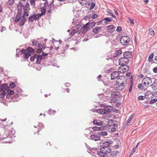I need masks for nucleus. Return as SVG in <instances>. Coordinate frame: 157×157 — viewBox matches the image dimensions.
Wrapping results in <instances>:
<instances>
[{"mask_svg":"<svg viewBox=\"0 0 157 157\" xmlns=\"http://www.w3.org/2000/svg\"><path fill=\"white\" fill-rule=\"evenodd\" d=\"M32 45L35 46H36V48H40L42 46V44L37 40H33L32 42Z\"/></svg>","mask_w":157,"mask_h":157,"instance_id":"11","label":"nucleus"},{"mask_svg":"<svg viewBox=\"0 0 157 157\" xmlns=\"http://www.w3.org/2000/svg\"><path fill=\"white\" fill-rule=\"evenodd\" d=\"M42 47H43V46L40 48H38L37 49L36 51V52L37 53H38V54H40L41 52H42V51H43Z\"/></svg>","mask_w":157,"mask_h":157,"instance_id":"41","label":"nucleus"},{"mask_svg":"<svg viewBox=\"0 0 157 157\" xmlns=\"http://www.w3.org/2000/svg\"><path fill=\"white\" fill-rule=\"evenodd\" d=\"M25 18L22 17L21 20V21L20 22V24L21 26H22L25 23Z\"/></svg>","mask_w":157,"mask_h":157,"instance_id":"39","label":"nucleus"},{"mask_svg":"<svg viewBox=\"0 0 157 157\" xmlns=\"http://www.w3.org/2000/svg\"><path fill=\"white\" fill-rule=\"evenodd\" d=\"M21 14L18 13L15 19V22L16 23L20 21V19H21Z\"/></svg>","mask_w":157,"mask_h":157,"instance_id":"24","label":"nucleus"},{"mask_svg":"<svg viewBox=\"0 0 157 157\" xmlns=\"http://www.w3.org/2000/svg\"><path fill=\"white\" fill-rule=\"evenodd\" d=\"M113 142L111 141H106L104 142L103 144V146L102 147H109V146L113 144Z\"/></svg>","mask_w":157,"mask_h":157,"instance_id":"22","label":"nucleus"},{"mask_svg":"<svg viewBox=\"0 0 157 157\" xmlns=\"http://www.w3.org/2000/svg\"><path fill=\"white\" fill-rule=\"evenodd\" d=\"M130 55V53L128 52H125L123 54L124 57H127L128 58L129 57Z\"/></svg>","mask_w":157,"mask_h":157,"instance_id":"35","label":"nucleus"},{"mask_svg":"<svg viewBox=\"0 0 157 157\" xmlns=\"http://www.w3.org/2000/svg\"><path fill=\"white\" fill-rule=\"evenodd\" d=\"M111 152V148L109 147H101L100 151H98L97 154L101 157H107V154Z\"/></svg>","mask_w":157,"mask_h":157,"instance_id":"1","label":"nucleus"},{"mask_svg":"<svg viewBox=\"0 0 157 157\" xmlns=\"http://www.w3.org/2000/svg\"><path fill=\"white\" fill-rule=\"evenodd\" d=\"M138 87L139 89L141 90H143L144 87L143 85L141 83L139 84L138 85Z\"/></svg>","mask_w":157,"mask_h":157,"instance_id":"47","label":"nucleus"},{"mask_svg":"<svg viewBox=\"0 0 157 157\" xmlns=\"http://www.w3.org/2000/svg\"><path fill=\"white\" fill-rule=\"evenodd\" d=\"M138 77L139 78H144V76L142 75H140L138 76Z\"/></svg>","mask_w":157,"mask_h":157,"instance_id":"60","label":"nucleus"},{"mask_svg":"<svg viewBox=\"0 0 157 157\" xmlns=\"http://www.w3.org/2000/svg\"><path fill=\"white\" fill-rule=\"evenodd\" d=\"M122 53V51L121 50H118L116 52L115 54L116 55V56H119V55H120Z\"/></svg>","mask_w":157,"mask_h":157,"instance_id":"42","label":"nucleus"},{"mask_svg":"<svg viewBox=\"0 0 157 157\" xmlns=\"http://www.w3.org/2000/svg\"><path fill=\"white\" fill-rule=\"evenodd\" d=\"M18 13H22V9L23 8V5L21 2H19L17 6Z\"/></svg>","mask_w":157,"mask_h":157,"instance_id":"14","label":"nucleus"},{"mask_svg":"<svg viewBox=\"0 0 157 157\" xmlns=\"http://www.w3.org/2000/svg\"><path fill=\"white\" fill-rule=\"evenodd\" d=\"M138 99L139 100H143L144 99L145 97L144 96H140L138 97Z\"/></svg>","mask_w":157,"mask_h":157,"instance_id":"50","label":"nucleus"},{"mask_svg":"<svg viewBox=\"0 0 157 157\" xmlns=\"http://www.w3.org/2000/svg\"><path fill=\"white\" fill-rule=\"evenodd\" d=\"M107 13L108 15H109L112 16V17L115 19H116V16L110 12H108Z\"/></svg>","mask_w":157,"mask_h":157,"instance_id":"51","label":"nucleus"},{"mask_svg":"<svg viewBox=\"0 0 157 157\" xmlns=\"http://www.w3.org/2000/svg\"><path fill=\"white\" fill-rule=\"evenodd\" d=\"M144 2V3L146 4H147V3L148 2V0H143Z\"/></svg>","mask_w":157,"mask_h":157,"instance_id":"63","label":"nucleus"},{"mask_svg":"<svg viewBox=\"0 0 157 157\" xmlns=\"http://www.w3.org/2000/svg\"><path fill=\"white\" fill-rule=\"evenodd\" d=\"M101 29V27L97 26L94 28L92 30V32L94 33L97 34Z\"/></svg>","mask_w":157,"mask_h":157,"instance_id":"18","label":"nucleus"},{"mask_svg":"<svg viewBox=\"0 0 157 157\" xmlns=\"http://www.w3.org/2000/svg\"><path fill=\"white\" fill-rule=\"evenodd\" d=\"M124 78H119L116 81V84L114 86V88L117 90H121L124 88Z\"/></svg>","mask_w":157,"mask_h":157,"instance_id":"3","label":"nucleus"},{"mask_svg":"<svg viewBox=\"0 0 157 157\" xmlns=\"http://www.w3.org/2000/svg\"><path fill=\"white\" fill-rule=\"evenodd\" d=\"M102 128L101 127H94L92 128L93 130L94 131H97L101 130Z\"/></svg>","mask_w":157,"mask_h":157,"instance_id":"33","label":"nucleus"},{"mask_svg":"<svg viewBox=\"0 0 157 157\" xmlns=\"http://www.w3.org/2000/svg\"><path fill=\"white\" fill-rule=\"evenodd\" d=\"M99 135L101 136H106L107 135V133L106 132L100 131L98 132Z\"/></svg>","mask_w":157,"mask_h":157,"instance_id":"28","label":"nucleus"},{"mask_svg":"<svg viewBox=\"0 0 157 157\" xmlns=\"http://www.w3.org/2000/svg\"><path fill=\"white\" fill-rule=\"evenodd\" d=\"M91 26L92 28L94 27L95 25V23L94 22H91Z\"/></svg>","mask_w":157,"mask_h":157,"instance_id":"55","label":"nucleus"},{"mask_svg":"<svg viewBox=\"0 0 157 157\" xmlns=\"http://www.w3.org/2000/svg\"><path fill=\"white\" fill-rule=\"evenodd\" d=\"M128 62L127 57H123L120 58L119 61V64L121 66L126 65Z\"/></svg>","mask_w":157,"mask_h":157,"instance_id":"6","label":"nucleus"},{"mask_svg":"<svg viewBox=\"0 0 157 157\" xmlns=\"http://www.w3.org/2000/svg\"><path fill=\"white\" fill-rule=\"evenodd\" d=\"M37 60L36 63L37 64H39L40 63L42 59V56L41 55H38L36 56Z\"/></svg>","mask_w":157,"mask_h":157,"instance_id":"23","label":"nucleus"},{"mask_svg":"<svg viewBox=\"0 0 157 157\" xmlns=\"http://www.w3.org/2000/svg\"><path fill=\"white\" fill-rule=\"evenodd\" d=\"M129 69V67L127 65L121 66L118 69V72L121 73H124L127 71Z\"/></svg>","mask_w":157,"mask_h":157,"instance_id":"8","label":"nucleus"},{"mask_svg":"<svg viewBox=\"0 0 157 157\" xmlns=\"http://www.w3.org/2000/svg\"><path fill=\"white\" fill-rule=\"evenodd\" d=\"M8 88V84H3L1 85H0V92L2 91L6 92V90H7Z\"/></svg>","mask_w":157,"mask_h":157,"instance_id":"13","label":"nucleus"},{"mask_svg":"<svg viewBox=\"0 0 157 157\" xmlns=\"http://www.w3.org/2000/svg\"><path fill=\"white\" fill-rule=\"evenodd\" d=\"M112 20V19L109 17H106L105 18L104 20H105V23L106 24L108 22H110Z\"/></svg>","mask_w":157,"mask_h":157,"instance_id":"32","label":"nucleus"},{"mask_svg":"<svg viewBox=\"0 0 157 157\" xmlns=\"http://www.w3.org/2000/svg\"><path fill=\"white\" fill-rule=\"evenodd\" d=\"M133 78H134V76L133 75H132L131 77V78H130L131 82H132Z\"/></svg>","mask_w":157,"mask_h":157,"instance_id":"64","label":"nucleus"},{"mask_svg":"<svg viewBox=\"0 0 157 157\" xmlns=\"http://www.w3.org/2000/svg\"><path fill=\"white\" fill-rule=\"evenodd\" d=\"M122 30V28L121 26H118L117 27V29H116V31L117 32H120Z\"/></svg>","mask_w":157,"mask_h":157,"instance_id":"53","label":"nucleus"},{"mask_svg":"<svg viewBox=\"0 0 157 157\" xmlns=\"http://www.w3.org/2000/svg\"><path fill=\"white\" fill-rule=\"evenodd\" d=\"M115 12V14L117 15V16H118L119 15V14H118V12L115 10H114Z\"/></svg>","mask_w":157,"mask_h":157,"instance_id":"62","label":"nucleus"},{"mask_svg":"<svg viewBox=\"0 0 157 157\" xmlns=\"http://www.w3.org/2000/svg\"><path fill=\"white\" fill-rule=\"evenodd\" d=\"M149 34L152 36H154L155 35L154 32L152 29H150L149 30Z\"/></svg>","mask_w":157,"mask_h":157,"instance_id":"30","label":"nucleus"},{"mask_svg":"<svg viewBox=\"0 0 157 157\" xmlns=\"http://www.w3.org/2000/svg\"><path fill=\"white\" fill-rule=\"evenodd\" d=\"M157 101V98H155L151 100L150 101V104H153Z\"/></svg>","mask_w":157,"mask_h":157,"instance_id":"46","label":"nucleus"},{"mask_svg":"<svg viewBox=\"0 0 157 157\" xmlns=\"http://www.w3.org/2000/svg\"><path fill=\"white\" fill-rule=\"evenodd\" d=\"M49 114L51 115L55 114L56 113V111L55 110H52L51 109L49 110Z\"/></svg>","mask_w":157,"mask_h":157,"instance_id":"40","label":"nucleus"},{"mask_svg":"<svg viewBox=\"0 0 157 157\" xmlns=\"http://www.w3.org/2000/svg\"><path fill=\"white\" fill-rule=\"evenodd\" d=\"M34 128L33 131L34 132V134L39 135L40 134V132H42L44 129V126L42 123H39L36 125L34 126Z\"/></svg>","mask_w":157,"mask_h":157,"instance_id":"4","label":"nucleus"},{"mask_svg":"<svg viewBox=\"0 0 157 157\" xmlns=\"http://www.w3.org/2000/svg\"><path fill=\"white\" fill-rule=\"evenodd\" d=\"M93 124L98 125H102L103 122L102 121L99 120H94L93 121Z\"/></svg>","mask_w":157,"mask_h":157,"instance_id":"25","label":"nucleus"},{"mask_svg":"<svg viewBox=\"0 0 157 157\" xmlns=\"http://www.w3.org/2000/svg\"><path fill=\"white\" fill-rule=\"evenodd\" d=\"M70 92V90L68 88H66L65 90H64L63 92H67V93H68Z\"/></svg>","mask_w":157,"mask_h":157,"instance_id":"57","label":"nucleus"},{"mask_svg":"<svg viewBox=\"0 0 157 157\" xmlns=\"http://www.w3.org/2000/svg\"><path fill=\"white\" fill-rule=\"evenodd\" d=\"M42 48L43 49V51L44 52H47V53H49L50 52V51L53 48V47H44L43 46L42 47Z\"/></svg>","mask_w":157,"mask_h":157,"instance_id":"16","label":"nucleus"},{"mask_svg":"<svg viewBox=\"0 0 157 157\" xmlns=\"http://www.w3.org/2000/svg\"><path fill=\"white\" fill-rule=\"evenodd\" d=\"M130 40L129 37L127 36H125L122 37L121 39V43L123 45H126L128 43Z\"/></svg>","mask_w":157,"mask_h":157,"instance_id":"7","label":"nucleus"},{"mask_svg":"<svg viewBox=\"0 0 157 157\" xmlns=\"http://www.w3.org/2000/svg\"><path fill=\"white\" fill-rule=\"evenodd\" d=\"M7 93L10 95H12L13 94L14 92L12 90H7Z\"/></svg>","mask_w":157,"mask_h":157,"instance_id":"43","label":"nucleus"},{"mask_svg":"<svg viewBox=\"0 0 157 157\" xmlns=\"http://www.w3.org/2000/svg\"><path fill=\"white\" fill-rule=\"evenodd\" d=\"M154 56L153 54L152 53L148 57V61L149 62H151L152 61L153 58Z\"/></svg>","mask_w":157,"mask_h":157,"instance_id":"31","label":"nucleus"},{"mask_svg":"<svg viewBox=\"0 0 157 157\" xmlns=\"http://www.w3.org/2000/svg\"><path fill=\"white\" fill-rule=\"evenodd\" d=\"M107 31L110 33H113L115 31V28L113 25H110L107 27Z\"/></svg>","mask_w":157,"mask_h":157,"instance_id":"12","label":"nucleus"},{"mask_svg":"<svg viewBox=\"0 0 157 157\" xmlns=\"http://www.w3.org/2000/svg\"><path fill=\"white\" fill-rule=\"evenodd\" d=\"M78 2L82 6H86L87 4L89 5V3L86 0H78Z\"/></svg>","mask_w":157,"mask_h":157,"instance_id":"17","label":"nucleus"},{"mask_svg":"<svg viewBox=\"0 0 157 157\" xmlns=\"http://www.w3.org/2000/svg\"><path fill=\"white\" fill-rule=\"evenodd\" d=\"M91 8L93 9L95 6V4L93 3L92 2V3H91Z\"/></svg>","mask_w":157,"mask_h":157,"instance_id":"61","label":"nucleus"},{"mask_svg":"<svg viewBox=\"0 0 157 157\" xmlns=\"http://www.w3.org/2000/svg\"><path fill=\"white\" fill-rule=\"evenodd\" d=\"M21 52L24 54L23 56V57L25 59L28 58L31 56L30 53H34L35 52L34 49L30 47H29L27 49H22L21 50Z\"/></svg>","mask_w":157,"mask_h":157,"instance_id":"2","label":"nucleus"},{"mask_svg":"<svg viewBox=\"0 0 157 157\" xmlns=\"http://www.w3.org/2000/svg\"><path fill=\"white\" fill-rule=\"evenodd\" d=\"M90 23L88 22L84 25L81 28L80 31L82 33H85L90 29L89 25H90Z\"/></svg>","mask_w":157,"mask_h":157,"instance_id":"9","label":"nucleus"},{"mask_svg":"<svg viewBox=\"0 0 157 157\" xmlns=\"http://www.w3.org/2000/svg\"><path fill=\"white\" fill-rule=\"evenodd\" d=\"M37 54H35L33 56L31 57L30 58V60L32 61H33L36 57Z\"/></svg>","mask_w":157,"mask_h":157,"instance_id":"44","label":"nucleus"},{"mask_svg":"<svg viewBox=\"0 0 157 157\" xmlns=\"http://www.w3.org/2000/svg\"><path fill=\"white\" fill-rule=\"evenodd\" d=\"M111 152L110 157H117L119 154V152L117 151H113Z\"/></svg>","mask_w":157,"mask_h":157,"instance_id":"21","label":"nucleus"},{"mask_svg":"<svg viewBox=\"0 0 157 157\" xmlns=\"http://www.w3.org/2000/svg\"><path fill=\"white\" fill-rule=\"evenodd\" d=\"M98 17V15L96 14H94L93 15V17H92V18L93 19H95L96 18Z\"/></svg>","mask_w":157,"mask_h":157,"instance_id":"59","label":"nucleus"},{"mask_svg":"<svg viewBox=\"0 0 157 157\" xmlns=\"http://www.w3.org/2000/svg\"><path fill=\"white\" fill-rule=\"evenodd\" d=\"M117 96V94L115 92H112L111 94V97L112 98V99H113V98H116Z\"/></svg>","mask_w":157,"mask_h":157,"instance_id":"37","label":"nucleus"},{"mask_svg":"<svg viewBox=\"0 0 157 157\" xmlns=\"http://www.w3.org/2000/svg\"><path fill=\"white\" fill-rule=\"evenodd\" d=\"M14 3V0H9L7 2V5L9 6L13 5Z\"/></svg>","mask_w":157,"mask_h":157,"instance_id":"36","label":"nucleus"},{"mask_svg":"<svg viewBox=\"0 0 157 157\" xmlns=\"http://www.w3.org/2000/svg\"><path fill=\"white\" fill-rule=\"evenodd\" d=\"M34 17V18H35V20H38L42 16H41V15L40 13H39V14H33V15Z\"/></svg>","mask_w":157,"mask_h":157,"instance_id":"27","label":"nucleus"},{"mask_svg":"<svg viewBox=\"0 0 157 157\" xmlns=\"http://www.w3.org/2000/svg\"><path fill=\"white\" fill-rule=\"evenodd\" d=\"M46 6H44L41 8V13L40 14L42 16L44 15L45 14V13L46 11Z\"/></svg>","mask_w":157,"mask_h":157,"instance_id":"26","label":"nucleus"},{"mask_svg":"<svg viewBox=\"0 0 157 157\" xmlns=\"http://www.w3.org/2000/svg\"><path fill=\"white\" fill-rule=\"evenodd\" d=\"M138 144L139 143H138L136 146L133 149L132 151L131 152V154L130 155L129 157H130L133 154V153L136 151Z\"/></svg>","mask_w":157,"mask_h":157,"instance_id":"29","label":"nucleus"},{"mask_svg":"<svg viewBox=\"0 0 157 157\" xmlns=\"http://www.w3.org/2000/svg\"><path fill=\"white\" fill-rule=\"evenodd\" d=\"M110 108L109 107L105 108V109H100L97 110V112L101 114H105L106 113V112H109L111 111V109H110Z\"/></svg>","mask_w":157,"mask_h":157,"instance_id":"10","label":"nucleus"},{"mask_svg":"<svg viewBox=\"0 0 157 157\" xmlns=\"http://www.w3.org/2000/svg\"><path fill=\"white\" fill-rule=\"evenodd\" d=\"M29 11H24L23 15L22 17L25 18V17H28L29 15Z\"/></svg>","mask_w":157,"mask_h":157,"instance_id":"38","label":"nucleus"},{"mask_svg":"<svg viewBox=\"0 0 157 157\" xmlns=\"http://www.w3.org/2000/svg\"><path fill=\"white\" fill-rule=\"evenodd\" d=\"M30 5L28 2L24 6H23L24 11H29L30 10L29 8Z\"/></svg>","mask_w":157,"mask_h":157,"instance_id":"20","label":"nucleus"},{"mask_svg":"<svg viewBox=\"0 0 157 157\" xmlns=\"http://www.w3.org/2000/svg\"><path fill=\"white\" fill-rule=\"evenodd\" d=\"M49 53H47V52H44L43 51V52H42V55L43 56H47Z\"/></svg>","mask_w":157,"mask_h":157,"instance_id":"58","label":"nucleus"},{"mask_svg":"<svg viewBox=\"0 0 157 157\" xmlns=\"http://www.w3.org/2000/svg\"><path fill=\"white\" fill-rule=\"evenodd\" d=\"M35 20V19L33 15H31L29 18V21L30 22H33Z\"/></svg>","mask_w":157,"mask_h":157,"instance_id":"34","label":"nucleus"},{"mask_svg":"<svg viewBox=\"0 0 157 157\" xmlns=\"http://www.w3.org/2000/svg\"><path fill=\"white\" fill-rule=\"evenodd\" d=\"M133 118V116L132 115L131 116L127 121V123H130Z\"/></svg>","mask_w":157,"mask_h":157,"instance_id":"45","label":"nucleus"},{"mask_svg":"<svg viewBox=\"0 0 157 157\" xmlns=\"http://www.w3.org/2000/svg\"><path fill=\"white\" fill-rule=\"evenodd\" d=\"M90 138L91 139L94 141L99 140L100 139V137L99 136L93 135L90 136Z\"/></svg>","mask_w":157,"mask_h":157,"instance_id":"19","label":"nucleus"},{"mask_svg":"<svg viewBox=\"0 0 157 157\" xmlns=\"http://www.w3.org/2000/svg\"><path fill=\"white\" fill-rule=\"evenodd\" d=\"M6 92H2V93H0V98H3L5 96Z\"/></svg>","mask_w":157,"mask_h":157,"instance_id":"49","label":"nucleus"},{"mask_svg":"<svg viewBox=\"0 0 157 157\" xmlns=\"http://www.w3.org/2000/svg\"><path fill=\"white\" fill-rule=\"evenodd\" d=\"M128 19L131 24L134 25V22L133 19H130L129 17H128Z\"/></svg>","mask_w":157,"mask_h":157,"instance_id":"52","label":"nucleus"},{"mask_svg":"<svg viewBox=\"0 0 157 157\" xmlns=\"http://www.w3.org/2000/svg\"><path fill=\"white\" fill-rule=\"evenodd\" d=\"M132 85H133V84L132 83H131V84L130 85V86L129 89V93H130L132 90Z\"/></svg>","mask_w":157,"mask_h":157,"instance_id":"54","label":"nucleus"},{"mask_svg":"<svg viewBox=\"0 0 157 157\" xmlns=\"http://www.w3.org/2000/svg\"><path fill=\"white\" fill-rule=\"evenodd\" d=\"M142 82L145 86L151 85L152 84V79L150 78L146 77L143 79Z\"/></svg>","mask_w":157,"mask_h":157,"instance_id":"5","label":"nucleus"},{"mask_svg":"<svg viewBox=\"0 0 157 157\" xmlns=\"http://www.w3.org/2000/svg\"><path fill=\"white\" fill-rule=\"evenodd\" d=\"M10 86L11 88L13 89L15 87L16 85L14 82H11L10 84Z\"/></svg>","mask_w":157,"mask_h":157,"instance_id":"48","label":"nucleus"},{"mask_svg":"<svg viewBox=\"0 0 157 157\" xmlns=\"http://www.w3.org/2000/svg\"><path fill=\"white\" fill-rule=\"evenodd\" d=\"M119 75V72L117 71H114L111 74V78L112 80H114L117 78Z\"/></svg>","mask_w":157,"mask_h":157,"instance_id":"15","label":"nucleus"},{"mask_svg":"<svg viewBox=\"0 0 157 157\" xmlns=\"http://www.w3.org/2000/svg\"><path fill=\"white\" fill-rule=\"evenodd\" d=\"M153 71L155 73H157V67H155L153 69Z\"/></svg>","mask_w":157,"mask_h":157,"instance_id":"56","label":"nucleus"}]
</instances>
